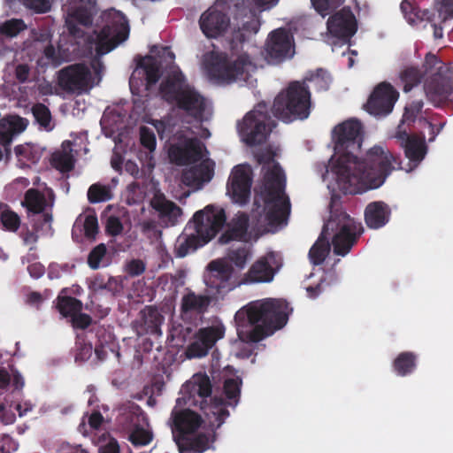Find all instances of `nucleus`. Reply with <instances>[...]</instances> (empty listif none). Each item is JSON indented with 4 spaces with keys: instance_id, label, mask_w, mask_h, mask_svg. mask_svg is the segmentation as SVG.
Segmentation results:
<instances>
[{
    "instance_id": "38",
    "label": "nucleus",
    "mask_w": 453,
    "mask_h": 453,
    "mask_svg": "<svg viewBox=\"0 0 453 453\" xmlns=\"http://www.w3.org/2000/svg\"><path fill=\"white\" fill-rule=\"evenodd\" d=\"M248 219L243 216L242 219H239L238 222L234 223L231 227L226 229L219 237L218 242L220 244H227L232 241L241 240L247 232Z\"/></svg>"
},
{
    "instance_id": "16",
    "label": "nucleus",
    "mask_w": 453,
    "mask_h": 453,
    "mask_svg": "<svg viewBox=\"0 0 453 453\" xmlns=\"http://www.w3.org/2000/svg\"><path fill=\"white\" fill-rule=\"evenodd\" d=\"M54 199L55 195L51 189L48 192V198L45 196L44 193L35 188H28L25 192L21 204L27 210V215L42 214V223L41 225L35 224L34 227L35 231L42 228L43 224L50 226L53 220L52 214L45 211L47 207L51 208L53 206Z\"/></svg>"
},
{
    "instance_id": "18",
    "label": "nucleus",
    "mask_w": 453,
    "mask_h": 453,
    "mask_svg": "<svg viewBox=\"0 0 453 453\" xmlns=\"http://www.w3.org/2000/svg\"><path fill=\"white\" fill-rule=\"evenodd\" d=\"M252 173L250 168L239 165L234 167L227 181V193L234 203L246 204L250 197Z\"/></svg>"
},
{
    "instance_id": "26",
    "label": "nucleus",
    "mask_w": 453,
    "mask_h": 453,
    "mask_svg": "<svg viewBox=\"0 0 453 453\" xmlns=\"http://www.w3.org/2000/svg\"><path fill=\"white\" fill-rule=\"evenodd\" d=\"M173 418V437L176 442V439L188 437L194 434L201 426L202 418L196 412L190 410H184L172 412Z\"/></svg>"
},
{
    "instance_id": "55",
    "label": "nucleus",
    "mask_w": 453,
    "mask_h": 453,
    "mask_svg": "<svg viewBox=\"0 0 453 453\" xmlns=\"http://www.w3.org/2000/svg\"><path fill=\"white\" fill-rule=\"evenodd\" d=\"M23 5L37 14L47 13L51 10V0H21Z\"/></svg>"
},
{
    "instance_id": "49",
    "label": "nucleus",
    "mask_w": 453,
    "mask_h": 453,
    "mask_svg": "<svg viewBox=\"0 0 453 453\" xmlns=\"http://www.w3.org/2000/svg\"><path fill=\"white\" fill-rule=\"evenodd\" d=\"M153 439L152 434L144 429L142 425L129 433L128 440L134 446L148 445Z\"/></svg>"
},
{
    "instance_id": "40",
    "label": "nucleus",
    "mask_w": 453,
    "mask_h": 453,
    "mask_svg": "<svg viewBox=\"0 0 453 453\" xmlns=\"http://www.w3.org/2000/svg\"><path fill=\"white\" fill-rule=\"evenodd\" d=\"M31 112L35 122L40 127L47 132L51 131L55 125L52 122V116L50 109L42 103L35 104L31 108Z\"/></svg>"
},
{
    "instance_id": "12",
    "label": "nucleus",
    "mask_w": 453,
    "mask_h": 453,
    "mask_svg": "<svg viewBox=\"0 0 453 453\" xmlns=\"http://www.w3.org/2000/svg\"><path fill=\"white\" fill-rule=\"evenodd\" d=\"M128 35L129 25L125 15L116 11L108 13L106 24L97 35V53L107 54L126 41Z\"/></svg>"
},
{
    "instance_id": "4",
    "label": "nucleus",
    "mask_w": 453,
    "mask_h": 453,
    "mask_svg": "<svg viewBox=\"0 0 453 453\" xmlns=\"http://www.w3.org/2000/svg\"><path fill=\"white\" fill-rule=\"evenodd\" d=\"M325 72L318 70L316 74L303 81H290L274 97L271 111L273 116L285 124L307 119L313 108L311 92L307 81L313 82L322 89H327L329 82Z\"/></svg>"
},
{
    "instance_id": "42",
    "label": "nucleus",
    "mask_w": 453,
    "mask_h": 453,
    "mask_svg": "<svg viewBox=\"0 0 453 453\" xmlns=\"http://www.w3.org/2000/svg\"><path fill=\"white\" fill-rule=\"evenodd\" d=\"M74 162L73 156L65 150L56 151L51 156V165L61 173L71 172Z\"/></svg>"
},
{
    "instance_id": "59",
    "label": "nucleus",
    "mask_w": 453,
    "mask_h": 453,
    "mask_svg": "<svg viewBox=\"0 0 453 453\" xmlns=\"http://www.w3.org/2000/svg\"><path fill=\"white\" fill-rule=\"evenodd\" d=\"M19 448V443L9 434L0 435V453H13Z\"/></svg>"
},
{
    "instance_id": "43",
    "label": "nucleus",
    "mask_w": 453,
    "mask_h": 453,
    "mask_svg": "<svg viewBox=\"0 0 453 453\" xmlns=\"http://www.w3.org/2000/svg\"><path fill=\"white\" fill-rule=\"evenodd\" d=\"M27 28L22 19H11L0 23V35L7 38L16 37Z\"/></svg>"
},
{
    "instance_id": "32",
    "label": "nucleus",
    "mask_w": 453,
    "mask_h": 453,
    "mask_svg": "<svg viewBox=\"0 0 453 453\" xmlns=\"http://www.w3.org/2000/svg\"><path fill=\"white\" fill-rule=\"evenodd\" d=\"M151 205L158 212L160 219L171 225H175L181 215V209L173 202L166 200L164 196H156Z\"/></svg>"
},
{
    "instance_id": "52",
    "label": "nucleus",
    "mask_w": 453,
    "mask_h": 453,
    "mask_svg": "<svg viewBox=\"0 0 453 453\" xmlns=\"http://www.w3.org/2000/svg\"><path fill=\"white\" fill-rule=\"evenodd\" d=\"M140 142L142 146L150 153L154 152L157 146V140L154 131L145 126L140 127Z\"/></svg>"
},
{
    "instance_id": "62",
    "label": "nucleus",
    "mask_w": 453,
    "mask_h": 453,
    "mask_svg": "<svg viewBox=\"0 0 453 453\" xmlns=\"http://www.w3.org/2000/svg\"><path fill=\"white\" fill-rule=\"evenodd\" d=\"M14 151L16 156L19 157V160L26 159L32 163H35L38 160V158L33 156L32 150L29 146L18 145L15 147Z\"/></svg>"
},
{
    "instance_id": "31",
    "label": "nucleus",
    "mask_w": 453,
    "mask_h": 453,
    "mask_svg": "<svg viewBox=\"0 0 453 453\" xmlns=\"http://www.w3.org/2000/svg\"><path fill=\"white\" fill-rule=\"evenodd\" d=\"M212 302V298L208 295H197L195 292H189L183 296L181 299V312L183 314L196 313L204 314Z\"/></svg>"
},
{
    "instance_id": "61",
    "label": "nucleus",
    "mask_w": 453,
    "mask_h": 453,
    "mask_svg": "<svg viewBox=\"0 0 453 453\" xmlns=\"http://www.w3.org/2000/svg\"><path fill=\"white\" fill-rule=\"evenodd\" d=\"M439 18L446 21L453 18V0H441V7L438 10Z\"/></svg>"
},
{
    "instance_id": "48",
    "label": "nucleus",
    "mask_w": 453,
    "mask_h": 453,
    "mask_svg": "<svg viewBox=\"0 0 453 453\" xmlns=\"http://www.w3.org/2000/svg\"><path fill=\"white\" fill-rule=\"evenodd\" d=\"M334 280L335 279L333 274H326L318 284L306 288L308 296L311 298L318 297L320 294L327 291Z\"/></svg>"
},
{
    "instance_id": "51",
    "label": "nucleus",
    "mask_w": 453,
    "mask_h": 453,
    "mask_svg": "<svg viewBox=\"0 0 453 453\" xmlns=\"http://www.w3.org/2000/svg\"><path fill=\"white\" fill-rule=\"evenodd\" d=\"M107 253V248L104 243H100L91 250L88 256V265L93 269L96 270L100 267Z\"/></svg>"
},
{
    "instance_id": "3",
    "label": "nucleus",
    "mask_w": 453,
    "mask_h": 453,
    "mask_svg": "<svg viewBox=\"0 0 453 453\" xmlns=\"http://www.w3.org/2000/svg\"><path fill=\"white\" fill-rule=\"evenodd\" d=\"M242 380L238 377L224 381L226 402L222 397H211L212 385L207 374L196 373L186 384L187 401L190 406L198 407L206 417H214L219 427L229 417L226 406L235 407L238 404Z\"/></svg>"
},
{
    "instance_id": "29",
    "label": "nucleus",
    "mask_w": 453,
    "mask_h": 453,
    "mask_svg": "<svg viewBox=\"0 0 453 453\" xmlns=\"http://www.w3.org/2000/svg\"><path fill=\"white\" fill-rule=\"evenodd\" d=\"M390 215L391 210L386 203L372 202L365 210V221L369 228L379 229L389 221Z\"/></svg>"
},
{
    "instance_id": "1",
    "label": "nucleus",
    "mask_w": 453,
    "mask_h": 453,
    "mask_svg": "<svg viewBox=\"0 0 453 453\" xmlns=\"http://www.w3.org/2000/svg\"><path fill=\"white\" fill-rule=\"evenodd\" d=\"M400 168V157L378 145L367 151L364 160L345 153L338 157L334 165L339 187L346 194L360 193L366 181L371 182L372 188H379L393 171Z\"/></svg>"
},
{
    "instance_id": "2",
    "label": "nucleus",
    "mask_w": 453,
    "mask_h": 453,
    "mask_svg": "<svg viewBox=\"0 0 453 453\" xmlns=\"http://www.w3.org/2000/svg\"><path fill=\"white\" fill-rule=\"evenodd\" d=\"M291 312L292 308L284 299L251 302L234 315L238 338L245 343H257L281 329Z\"/></svg>"
},
{
    "instance_id": "35",
    "label": "nucleus",
    "mask_w": 453,
    "mask_h": 453,
    "mask_svg": "<svg viewBox=\"0 0 453 453\" xmlns=\"http://www.w3.org/2000/svg\"><path fill=\"white\" fill-rule=\"evenodd\" d=\"M418 356L411 351H403L399 353L394 359L392 366L394 372L401 377H405L412 372L417 368Z\"/></svg>"
},
{
    "instance_id": "46",
    "label": "nucleus",
    "mask_w": 453,
    "mask_h": 453,
    "mask_svg": "<svg viewBox=\"0 0 453 453\" xmlns=\"http://www.w3.org/2000/svg\"><path fill=\"white\" fill-rule=\"evenodd\" d=\"M345 0H311L314 10L322 17L329 15L340 7Z\"/></svg>"
},
{
    "instance_id": "34",
    "label": "nucleus",
    "mask_w": 453,
    "mask_h": 453,
    "mask_svg": "<svg viewBox=\"0 0 453 453\" xmlns=\"http://www.w3.org/2000/svg\"><path fill=\"white\" fill-rule=\"evenodd\" d=\"M142 409L133 403L132 405L123 408L117 417V424L124 431L130 433L141 424Z\"/></svg>"
},
{
    "instance_id": "9",
    "label": "nucleus",
    "mask_w": 453,
    "mask_h": 453,
    "mask_svg": "<svg viewBox=\"0 0 453 453\" xmlns=\"http://www.w3.org/2000/svg\"><path fill=\"white\" fill-rule=\"evenodd\" d=\"M159 92L169 104L175 105L196 120H203L206 108L205 98L186 82L180 71L171 73L161 82Z\"/></svg>"
},
{
    "instance_id": "41",
    "label": "nucleus",
    "mask_w": 453,
    "mask_h": 453,
    "mask_svg": "<svg viewBox=\"0 0 453 453\" xmlns=\"http://www.w3.org/2000/svg\"><path fill=\"white\" fill-rule=\"evenodd\" d=\"M423 78L421 71L418 67L410 66L403 69L399 74L403 90L407 93L418 85Z\"/></svg>"
},
{
    "instance_id": "33",
    "label": "nucleus",
    "mask_w": 453,
    "mask_h": 453,
    "mask_svg": "<svg viewBox=\"0 0 453 453\" xmlns=\"http://www.w3.org/2000/svg\"><path fill=\"white\" fill-rule=\"evenodd\" d=\"M209 436L203 433L194 437H182L176 439V445L180 453H202L209 448Z\"/></svg>"
},
{
    "instance_id": "20",
    "label": "nucleus",
    "mask_w": 453,
    "mask_h": 453,
    "mask_svg": "<svg viewBox=\"0 0 453 453\" xmlns=\"http://www.w3.org/2000/svg\"><path fill=\"white\" fill-rule=\"evenodd\" d=\"M203 148V144L197 138H188L182 143L172 145L168 157L176 165H188L202 159Z\"/></svg>"
},
{
    "instance_id": "47",
    "label": "nucleus",
    "mask_w": 453,
    "mask_h": 453,
    "mask_svg": "<svg viewBox=\"0 0 453 453\" xmlns=\"http://www.w3.org/2000/svg\"><path fill=\"white\" fill-rule=\"evenodd\" d=\"M207 345L198 337L196 333L193 341L186 349V356L188 358H197L205 357L209 353Z\"/></svg>"
},
{
    "instance_id": "28",
    "label": "nucleus",
    "mask_w": 453,
    "mask_h": 453,
    "mask_svg": "<svg viewBox=\"0 0 453 453\" xmlns=\"http://www.w3.org/2000/svg\"><path fill=\"white\" fill-rule=\"evenodd\" d=\"M63 7L71 18L85 27L92 25L98 12L96 0H73L63 4Z\"/></svg>"
},
{
    "instance_id": "58",
    "label": "nucleus",
    "mask_w": 453,
    "mask_h": 453,
    "mask_svg": "<svg viewBox=\"0 0 453 453\" xmlns=\"http://www.w3.org/2000/svg\"><path fill=\"white\" fill-rule=\"evenodd\" d=\"M146 269L145 263L141 259H132L126 265V272L131 277L142 275Z\"/></svg>"
},
{
    "instance_id": "60",
    "label": "nucleus",
    "mask_w": 453,
    "mask_h": 453,
    "mask_svg": "<svg viewBox=\"0 0 453 453\" xmlns=\"http://www.w3.org/2000/svg\"><path fill=\"white\" fill-rule=\"evenodd\" d=\"M106 232L109 235L117 236L123 231V225L118 217L111 216L106 222Z\"/></svg>"
},
{
    "instance_id": "24",
    "label": "nucleus",
    "mask_w": 453,
    "mask_h": 453,
    "mask_svg": "<svg viewBox=\"0 0 453 453\" xmlns=\"http://www.w3.org/2000/svg\"><path fill=\"white\" fill-rule=\"evenodd\" d=\"M28 120L19 115H7L0 119V160L11 153L13 138L22 133L27 127Z\"/></svg>"
},
{
    "instance_id": "27",
    "label": "nucleus",
    "mask_w": 453,
    "mask_h": 453,
    "mask_svg": "<svg viewBox=\"0 0 453 453\" xmlns=\"http://www.w3.org/2000/svg\"><path fill=\"white\" fill-rule=\"evenodd\" d=\"M199 26L205 36L215 38L226 30L229 18L220 11L208 9L201 15Z\"/></svg>"
},
{
    "instance_id": "63",
    "label": "nucleus",
    "mask_w": 453,
    "mask_h": 453,
    "mask_svg": "<svg viewBox=\"0 0 453 453\" xmlns=\"http://www.w3.org/2000/svg\"><path fill=\"white\" fill-rule=\"evenodd\" d=\"M30 67L27 64H19L15 67V78L19 83H25L28 81Z\"/></svg>"
},
{
    "instance_id": "53",
    "label": "nucleus",
    "mask_w": 453,
    "mask_h": 453,
    "mask_svg": "<svg viewBox=\"0 0 453 453\" xmlns=\"http://www.w3.org/2000/svg\"><path fill=\"white\" fill-rule=\"evenodd\" d=\"M0 221L5 229L16 232L20 226L19 216L10 210H5L1 212Z\"/></svg>"
},
{
    "instance_id": "45",
    "label": "nucleus",
    "mask_w": 453,
    "mask_h": 453,
    "mask_svg": "<svg viewBox=\"0 0 453 453\" xmlns=\"http://www.w3.org/2000/svg\"><path fill=\"white\" fill-rule=\"evenodd\" d=\"M112 194L111 188L107 185L100 183L92 184L88 190V199L91 203L106 202L111 200Z\"/></svg>"
},
{
    "instance_id": "36",
    "label": "nucleus",
    "mask_w": 453,
    "mask_h": 453,
    "mask_svg": "<svg viewBox=\"0 0 453 453\" xmlns=\"http://www.w3.org/2000/svg\"><path fill=\"white\" fill-rule=\"evenodd\" d=\"M226 328L223 324L219 323L200 328L196 332L198 337L207 345L209 350L222 339L225 335Z\"/></svg>"
},
{
    "instance_id": "7",
    "label": "nucleus",
    "mask_w": 453,
    "mask_h": 453,
    "mask_svg": "<svg viewBox=\"0 0 453 453\" xmlns=\"http://www.w3.org/2000/svg\"><path fill=\"white\" fill-rule=\"evenodd\" d=\"M192 220L196 234L178 238L174 246L176 257H184L211 242L223 228L226 216L224 209L209 204L197 211Z\"/></svg>"
},
{
    "instance_id": "23",
    "label": "nucleus",
    "mask_w": 453,
    "mask_h": 453,
    "mask_svg": "<svg viewBox=\"0 0 453 453\" xmlns=\"http://www.w3.org/2000/svg\"><path fill=\"white\" fill-rule=\"evenodd\" d=\"M274 259L273 252L267 253L265 256L260 257L256 260L248 272L243 274L239 284H256V283H269L271 282L276 273V269L272 265V261Z\"/></svg>"
},
{
    "instance_id": "10",
    "label": "nucleus",
    "mask_w": 453,
    "mask_h": 453,
    "mask_svg": "<svg viewBox=\"0 0 453 453\" xmlns=\"http://www.w3.org/2000/svg\"><path fill=\"white\" fill-rule=\"evenodd\" d=\"M426 64L433 72L424 82L427 100L435 107H441L450 101L453 95V72L434 54L426 56Z\"/></svg>"
},
{
    "instance_id": "13",
    "label": "nucleus",
    "mask_w": 453,
    "mask_h": 453,
    "mask_svg": "<svg viewBox=\"0 0 453 453\" xmlns=\"http://www.w3.org/2000/svg\"><path fill=\"white\" fill-rule=\"evenodd\" d=\"M334 150L339 154L352 153L361 149L363 127L357 119H348L338 124L332 132Z\"/></svg>"
},
{
    "instance_id": "17",
    "label": "nucleus",
    "mask_w": 453,
    "mask_h": 453,
    "mask_svg": "<svg viewBox=\"0 0 453 453\" xmlns=\"http://www.w3.org/2000/svg\"><path fill=\"white\" fill-rule=\"evenodd\" d=\"M207 268L209 273L205 278L206 285L216 289L219 295L228 293L237 286L233 280L234 268L231 265L222 260H212Z\"/></svg>"
},
{
    "instance_id": "56",
    "label": "nucleus",
    "mask_w": 453,
    "mask_h": 453,
    "mask_svg": "<svg viewBox=\"0 0 453 453\" xmlns=\"http://www.w3.org/2000/svg\"><path fill=\"white\" fill-rule=\"evenodd\" d=\"M84 234L88 239H94L98 233V221L96 214L86 215L84 223Z\"/></svg>"
},
{
    "instance_id": "64",
    "label": "nucleus",
    "mask_w": 453,
    "mask_h": 453,
    "mask_svg": "<svg viewBox=\"0 0 453 453\" xmlns=\"http://www.w3.org/2000/svg\"><path fill=\"white\" fill-rule=\"evenodd\" d=\"M100 453H120L118 441L111 438L105 445L100 448Z\"/></svg>"
},
{
    "instance_id": "5",
    "label": "nucleus",
    "mask_w": 453,
    "mask_h": 453,
    "mask_svg": "<svg viewBox=\"0 0 453 453\" xmlns=\"http://www.w3.org/2000/svg\"><path fill=\"white\" fill-rule=\"evenodd\" d=\"M363 232L360 222L355 220L345 211L335 212L324 224L322 232L309 251L311 262L321 265L330 251L329 236L332 237L334 252L339 256L347 255Z\"/></svg>"
},
{
    "instance_id": "6",
    "label": "nucleus",
    "mask_w": 453,
    "mask_h": 453,
    "mask_svg": "<svg viewBox=\"0 0 453 453\" xmlns=\"http://www.w3.org/2000/svg\"><path fill=\"white\" fill-rule=\"evenodd\" d=\"M245 41L244 33L238 28L229 40L230 56L219 51L206 54L204 64L208 73L216 80L226 82L246 79L256 66L250 55L242 50Z\"/></svg>"
},
{
    "instance_id": "57",
    "label": "nucleus",
    "mask_w": 453,
    "mask_h": 453,
    "mask_svg": "<svg viewBox=\"0 0 453 453\" xmlns=\"http://www.w3.org/2000/svg\"><path fill=\"white\" fill-rule=\"evenodd\" d=\"M71 322L73 328L85 330L92 324V318L80 311L71 318Z\"/></svg>"
},
{
    "instance_id": "21",
    "label": "nucleus",
    "mask_w": 453,
    "mask_h": 453,
    "mask_svg": "<svg viewBox=\"0 0 453 453\" xmlns=\"http://www.w3.org/2000/svg\"><path fill=\"white\" fill-rule=\"evenodd\" d=\"M396 138L400 141V145L403 148L404 155L409 160L410 170L418 167L428 150L425 134H410L406 131H399Z\"/></svg>"
},
{
    "instance_id": "14",
    "label": "nucleus",
    "mask_w": 453,
    "mask_h": 453,
    "mask_svg": "<svg viewBox=\"0 0 453 453\" xmlns=\"http://www.w3.org/2000/svg\"><path fill=\"white\" fill-rule=\"evenodd\" d=\"M91 73L83 63H75L63 67L57 73V83L66 93L82 94L91 86Z\"/></svg>"
},
{
    "instance_id": "37",
    "label": "nucleus",
    "mask_w": 453,
    "mask_h": 453,
    "mask_svg": "<svg viewBox=\"0 0 453 453\" xmlns=\"http://www.w3.org/2000/svg\"><path fill=\"white\" fill-rule=\"evenodd\" d=\"M82 303L79 299L68 296H58L57 298V309L65 318H72L82 310Z\"/></svg>"
},
{
    "instance_id": "25",
    "label": "nucleus",
    "mask_w": 453,
    "mask_h": 453,
    "mask_svg": "<svg viewBox=\"0 0 453 453\" xmlns=\"http://www.w3.org/2000/svg\"><path fill=\"white\" fill-rule=\"evenodd\" d=\"M164 320V316L156 306L147 305L139 312V318L134 322V328L140 336L160 335Z\"/></svg>"
},
{
    "instance_id": "39",
    "label": "nucleus",
    "mask_w": 453,
    "mask_h": 453,
    "mask_svg": "<svg viewBox=\"0 0 453 453\" xmlns=\"http://www.w3.org/2000/svg\"><path fill=\"white\" fill-rule=\"evenodd\" d=\"M137 66L144 71L148 86L155 85L160 79V68L157 61L150 56L141 58Z\"/></svg>"
},
{
    "instance_id": "54",
    "label": "nucleus",
    "mask_w": 453,
    "mask_h": 453,
    "mask_svg": "<svg viewBox=\"0 0 453 453\" xmlns=\"http://www.w3.org/2000/svg\"><path fill=\"white\" fill-rule=\"evenodd\" d=\"M424 103L422 100L412 101L405 107L402 121L408 124L415 122L417 117L421 112Z\"/></svg>"
},
{
    "instance_id": "11",
    "label": "nucleus",
    "mask_w": 453,
    "mask_h": 453,
    "mask_svg": "<svg viewBox=\"0 0 453 453\" xmlns=\"http://www.w3.org/2000/svg\"><path fill=\"white\" fill-rule=\"evenodd\" d=\"M275 127L276 122L268 111L267 104L260 102L237 122L236 127L242 141L254 147L266 142Z\"/></svg>"
},
{
    "instance_id": "8",
    "label": "nucleus",
    "mask_w": 453,
    "mask_h": 453,
    "mask_svg": "<svg viewBox=\"0 0 453 453\" xmlns=\"http://www.w3.org/2000/svg\"><path fill=\"white\" fill-rule=\"evenodd\" d=\"M285 188V173L280 165L275 164L265 173L258 194L264 203L265 219L272 226L281 225L289 216L291 204Z\"/></svg>"
},
{
    "instance_id": "19",
    "label": "nucleus",
    "mask_w": 453,
    "mask_h": 453,
    "mask_svg": "<svg viewBox=\"0 0 453 453\" xmlns=\"http://www.w3.org/2000/svg\"><path fill=\"white\" fill-rule=\"evenodd\" d=\"M326 25L328 32L344 42H348L357 30V19L349 7H343L331 15Z\"/></svg>"
},
{
    "instance_id": "22",
    "label": "nucleus",
    "mask_w": 453,
    "mask_h": 453,
    "mask_svg": "<svg viewBox=\"0 0 453 453\" xmlns=\"http://www.w3.org/2000/svg\"><path fill=\"white\" fill-rule=\"evenodd\" d=\"M291 37L285 28H278L270 34L265 45L266 59L278 64L291 57Z\"/></svg>"
},
{
    "instance_id": "50",
    "label": "nucleus",
    "mask_w": 453,
    "mask_h": 453,
    "mask_svg": "<svg viewBox=\"0 0 453 453\" xmlns=\"http://www.w3.org/2000/svg\"><path fill=\"white\" fill-rule=\"evenodd\" d=\"M92 344L86 342L78 335L75 342L74 360L76 363H83L89 359L92 355Z\"/></svg>"
},
{
    "instance_id": "44",
    "label": "nucleus",
    "mask_w": 453,
    "mask_h": 453,
    "mask_svg": "<svg viewBox=\"0 0 453 453\" xmlns=\"http://www.w3.org/2000/svg\"><path fill=\"white\" fill-rule=\"evenodd\" d=\"M251 256L250 250L245 245L238 248L230 249L227 252V259L231 265L242 270L245 267L248 260Z\"/></svg>"
},
{
    "instance_id": "30",
    "label": "nucleus",
    "mask_w": 453,
    "mask_h": 453,
    "mask_svg": "<svg viewBox=\"0 0 453 453\" xmlns=\"http://www.w3.org/2000/svg\"><path fill=\"white\" fill-rule=\"evenodd\" d=\"M214 174L213 167L208 162L203 161L183 171L182 182L187 186H199L210 181Z\"/></svg>"
},
{
    "instance_id": "15",
    "label": "nucleus",
    "mask_w": 453,
    "mask_h": 453,
    "mask_svg": "<svg viewBox=\"0 0 453 453\" xmlns=\"http://www.w3.org/2000/svg\"><path fill=\"white\" fill-rule=\"evenodd\" d=\"M398 97L399 93L390 83L380 82L372 90L365 109L375 117H385L393 111Z\"/></svg>"
}]
</instances>
